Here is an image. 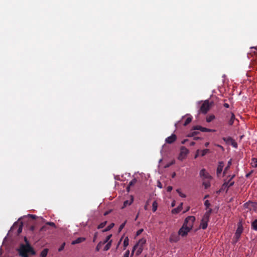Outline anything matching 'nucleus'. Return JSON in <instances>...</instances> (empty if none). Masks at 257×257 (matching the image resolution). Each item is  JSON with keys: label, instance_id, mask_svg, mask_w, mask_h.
<instances>
[{"label": "nucleus", "instance_id": "1", "mask_svg": "<svg viewBox=\"0 0 257 257\" xmlns=\"http://www.w3.org/2000/svg\"><path fill=\"white\" fill-rule=\"evenodd\" d=\"M146 243V239L144 238L140 239L138 243L134 246L132 254L134 253L135 250H136V254L139 255L143 251L144 245Z\"/></svg>", "mask_w": 257, "mask_h": 257}, {"label": "nucleus", "instance_id": "2", "mask_svg": "<svg viewBox=\"0 0 257 257\" xmlns=\"http://www.w3.org/2000/svg\"><path fill=\"white\" fill-rule=\"evenodd\" d=\"M19 252L20 255L22 257H28V253L30 252L34 253L33 248L29 244L21 245L19 249Z\"/></svg>", "mask_w": 257, "mask_h": 257}, {"label": "nucleus", "instance_id": "3", "mask_svg": "<svg viewBox=\"0 0 257 257\" xmlns=\"http://www.w3.org/2000/svg\"><path fill=\"white\" fill-rule=\"evenodd\" d=\"M212 212V209H209L208 210L206 211L204 213L202 220L201 221V223L200 224V227L203 229H205L208 226V222L209 220L210 215Z\"/></svg>", "mask_w": 257, "mask_h": 257}, {"label": "nucleus", "instance_id": "4", "mask_svg": "<svg viewBox=\"0 0 257 257\" xmlns=\"http://www.w3.org/2000/svg\"><path fill=\"white\" fill-rule=\"evenodd\" d=\"M234 175L228 176L229 177V180L227 181H225L222 185L220 190L227 191L228 188L233 185L234 182L232 181V179L234 177Z\"/></svg>", "mask_w": 257, "mask_h": 257}, {"label": "nucleus", "instance_id": "5", "mask_svg": "<svg viewBox=\"0 0 257 257\" xmlns=\"http://www.w3.org/2000/svg\"><path fill=\"white\" fill-rule=\"evenodd\" d=\"M195 220V217L193 216H188L185 220L184 223L183 224L184 225H185L186 227H188L190 229H191L193 227L194 222Z\"/></svg>", "mask_w": 257, "mask_h": 257}, {"label": "nucleus", "instance_id": "6", "mask_svg": "<svg viewBox=\"0 0 257 257\" xmlns=\"http://www.w3.org/2000/svg\"><path fill=\"white\" fill-rule=\"evenodd\" d=\"M210 107V105L209 104V101L205 100L203 102V103L202 104L200 107V112L202 113L205 114L209 110Z\"/></svg>", "mask_w": 257, "mask_h": 257}, {"label": "nucleus", "instance_id": "7", "mask_svg": "<svg viewBox=\"0 0 257 257\" xmlns=\"http://www.w3.org/2000/svg\"><path fill=\"white\" fill-rule=\"evenodd\" d=\"M242 231H243V226L242 225L241 223L239 222L238 224L237 228L236 230V232H235V235H234V238L235 239V242H237L238 240Z\"/></svg>", "mask_w": 257, "mask_h": 257}, {"label": "nucleus", "instance_id": "8", "mask_svg": "<svg viewBox=\"0 0 257 257\" xmlns=\"http://www.w3.org/2000/svg\"><path fill=\"white\" fill-rule=\"evenodd\" d=\"M189 153L188 150L184 147H182L181 148L178 159L182 161L186 158Z\"/></svg>", "mask_w": 257, "mask_h": 257}, {"label": "nucleus", "instance_id": "9", "mask_svg": "<svg viewBox=\"0 0 257 257\" xmlns=\"http://www.w3.org/2000/svg\"><path fill=\"white\" fill-rule=\"evenodd\" d=\"M222 140L225 142V143L227 145H231L232 147L235 148L237 147V143L231 137H223Z\"/></svg>", "mask_w": 257, "mask_h": 257}, {"label": "nucleus", "instance_id": "10", "mask_svg": "<svg viewBox=\"0 0 257 257\" xmlns=\"http://www.w3.org/2000/svg\"><path fill=\"white\" fill-rule=\"evenodd\" d=\"M189 228L186 227L185 225H183L182 227L178 231V234L182 236H185L187 235L188 233L191 230Z\"/></svg>", "mask_w": 257, "mask_h": 257}, {"label": "nucleus", "instance_id": "11", "mask_svg": "<svg viewBox=\"0 0 257 257\" xmlns=\"http://www.w3.org/2000/svg\"><path fill=\"white\" fill-rule=\"evenodd\" d=\"M194 130H199L202 132H215V130L207 128L206 127H202L200 125H196L193 126Z\"/></svg>", "mask_w": 257, "mask_h": 257}, {"label": "nucleus", "instance_id": "12", "mask_svg": "<svg viewBox=\"0 0 257 257\" xmlns=\"http://www.w3.org/2000/svg\"><path fill=\"white\" fill-rule=\"evenodd\" d=\"M200 176L203 179H211V176L208 173L206 172L205 169H202L200 172Z\"/></svg>", "mask_w": 257, "mask_h": 257}, {"label": "nucleus", "instance_id": "13", "mask_svg": "<svg viewBox=\"0 0 257 257\" xmlns=\"http://www.w3.org/2000/svg\"><path fill=\"white\" fill-rule=\"evenodd\" d=\"M176 136L175 134H172L171 136L166 139L165 142L167 144H171L174 143L176 140Z\"/></svg>", "mask_w": 257, "mask_h": 257}, {"label": "nucleus", "instance_id": "14", "mask_svg": "<svg viewBox=\"0 0 257 257\" xmlns=\"http://www.w3.org/2000/svg\"><path fill=\"white\" fill-rule=\"evenodd\" d=\"M223 167H224L223 162H219L218 163V167L217 168V171H216L217 175L218 176H219V175L221 174V173L222 171Z\"/></svg>", "mask_w": 257, "mask_h": 257}, {"label": "nucleus", "instance_id": "15", "mask_svg": "<svg viewBox=\"0 0 257 257\" xmlns=\"http://www.w3.org/2000/svg\"><path fill=\"white\" fill-rule=\"evenodd\" d=\"M133 201H134V198H133V196H130L129 200H125L124 201L123 205L121 208H124L126 207V206L130 205L131 204H132V203L133 202Z\"/></svg>", "mask_w": 257, "mask_h": 257}, {"label": "nucleus", "instance_id": "16", "mask_svg": "<svg viewBox=\"0 0 257 257\" xmlns=\"http://www.w3.org/2000/svg\"><path fill=\"white\" fill-rule=\"evenodd\" d=\"M179 240V236L176 234H172L169 238V240L171 242H176Z\"/></svg>", "mask_w": 257, "mask_h": 257}, {"label": "nucleus", "instance_id": "17", "mask_svg": "<svg viewBox=\"0 0 257 257\" xmlns=\"http://www.w3.org/2000/svg\"><path fill=\"white\" fill-rule=\"evenodd\" d=\"M183 203H181L178 207L174 208L172 210V213L173 214H177L180 212L182 209Z\"/></svg>", "mask_w": 257, "mask_h": 257}, {"label": "nucleus", "instance_id": "18", "mask_svg": "<svg viewBox=\"0 0 257 257\" xmlns=\"http://www.w3.org/2000/svg\"><path fill=\"white\" fill-rule=\"evenodd\" d=\"M85 240H86V238L85 237H78L76 239L73 240L71 243H72V244H78V243H80L83 241H84Z\"/></svg>", "mask_w": 257, "mask_h": 257}, {"label": "nucleus", "instance_id": "19", "mask_svg": "<svg viewBox=\"0 0 257 257\" xmlns=\"http://www.w3.org/2000/svg\"><path fill=\"white\" fill-rule=\"evenodd\" d=\"M112 242V240H110V241H109L108 243H107L105 245V246L103 248V250L107 251L108 249H109L111 246Z\"/></svg>", "mask_w": 257, "mask_h": 257}, {"label": "nucleus", "instance_id": "20", "mask_svg": "<svg viewBox=\"0 0 257 257\" xmlns=\"http://www.w3.org/2000/svg\"><path fill=\"white\" fill-rule=\"evenodd\" d=\"M215 118V115L213 114H210L207 116L206 120L207 122L212 121Z\"/></svg>", "mask_w": 257, "mask_h": 257}, {"label": "nucleus", "instance_id": "21", "mask_svg": "<svg viewBox=\"0 0 257 257\" xmlns=\"http://www.w3.org/2000/svg\"><path fill=\"white\" fill-rule=\"evenodd\" d=\"M251 227L252 229L257 231V219L251 222Z\"/></svg>", "mask_w": 257, "mask_h": 257}, {"label": "nucleus", "instance_id": "22", "mask_svg": "<svg viewBox=\"0 0 257 257\" xmlns=\"http://www.w3.org/2000/svg\"><path fill=\"white\" fill-rule=\"evenodd\" d=\"M234 120H235V115L233 113H231V117H230L229 120L228 121L229 125H232L233 123H234Z\"/></svg>", "mask_w": 257, "mask_h": 257}, {"label": "nucleus", "instance_id": "23", "mask_svg": "<svg viewBox=\"0 0 257 257\" xmlns=\"http://www.w3.org/2000/svg\"><path fill=\"white\" fill-rule=\"evenodd\" d=\"M158 208V203L156 201H154L152 204V210L154 212H156Z\"/></svg>", "mask_w": 257, "mask_h": 257}, {"label": "nucleus", "instance_id": "24", "mask_svg": "<svg viewBox=\"0 0 257 257\" xmlns=\"http://www.w3.org/2000/svg\"><path fill=\"white\" fill-rule=\"evenodd\" d=\"M128 242H129V239H128V237H126L124 238V239L123 240V242L124 249H125V248L128 245Z\"/></svg>", "mask_w": 257, "mask_h": 257}, {"label": "nucleus", "instance_id": "25", "mask_svg": "<svg viewBox=\"0 0 257 257\" xmlns=\"http://www.w3.org/2000/svg\"><path fill=\"white\" fill-rule=\"evenodd\" d=\"M112 236V234H109L108 235H107L105 239L104 240V241H102L103 244H105V243H108L109 241H110V240H111L110 238Z\"/></svg>", "mask_w": 257, "mask_h": 257}, {"label": "nucleus", "instance_id": "26", "mask_svg": "<svg viewBox=\"0 0 257 257\" xmlns=\"http://www.w3.org/2000/svg\"><path fill=\"white\" fill-rule=\"evenodd\" d=\"M48 252V249L47 248H45L43 249L41 253V257H46L47 253Z\"/></svg>", "mask_w": 257, "mask_h": 257}, {"label": "nucleus", "instance_id": "27", "mask_svg": "<svg viewBox=\"0 0 257 257\" xmlns=\"http://www.w3.org/2000/svg\"><path fill=\"white\" fill-rule=\"evenodd\" d=\"M136 182L137 180L136 179H134L129 183L128 186L127 188V190L128 192L129 191L130 187L131 186H133L135 184H136Z\"/></svg>", "mask_w": 257, "mask_h": 257}, {"label": "nucleus", "instance_id": "28", "mask_svg": "<svg viewBox=\"0 0 257 257\" xmlns=\"http://www.w3.org/2000/svg\"><path fill=\"white\" fill-rule=\"evenodd\" d=\"M192 121V117H188L187 118H186L183 125L184 126H186L187 125H188L189 123H190Z\"/></svg>", "mask_w": 257, "mask_h": 257}, {"label": "nucleus", "instance_id": "29", "mask_svg": "<svg viewBox=\"0 0 257 257\" xmlns=\"http://www.w3.org/2000/svg\"><path fill=\"white\" fill-rule=\"evenodd\" d=\"M251 165L253 167H257V159L255 158H253L251 159Z\"/></svg>", "mask_w": 257, "mask_h": 257}, {"label": "nucleus", "instance_id": "30", "mask_svg": "<svg viewBox=\"0 0 257 257\" xmlns=\"http://www.w3.org/2000/svg\"><path fill=\"white\" fill-rule=\"evenodd\" d=\"M114 225L113 223H110L106 228H105L103 231L105 232L110 230Z\"/></svg>", "mask_w": 257, "mask_h": 257}, {"label": "nucleus", "instance_id": "31", "mask_svg": "<svg viewBox=\"0 0 257 257\" xmlns=\"http://www.w3.org/2000/svg\"><path fill=\"white\" fill-rule=\"evenodd\" d=\"M204 205L206 207V209L207 210H209V209H211L210 208V203H209V201L208 200H205L204 202Z\"/></svg>", "mask_w": 257, "mask_h": 257}, {"label": "nucleus", "instance_id": "32", "mask_svg": "<svg viewBox=\"0 0 257 257\" xmlns=\"http://www.w3.org/2000/svg\"><path fill=\"white\" fill-rule=\"evenodd\" d=\"M103 245L102 241H100L97 245L95 249L96 251H99V250L101 249L102 245Z\"/></svg>", "mask_w": 257, "mask_h": 257}, {"label": "nucleus", "instance_id": "33", "mask_svg": "<svg viewBox=\"0 0 257 257\" xmlns=\"http://www.w3.org/2000/svg\"><path fill=\"white\" fill-rule=\"evenodd\" d=\"M209 152L208 149H204L203 150L200 151V155L201 156H204L205 155H206L207 153Z\"/></svg>", "mask_w": 257, "mask_h": 257}, {"label": "nucleus", "instance_id": "34", "mask_svg": "<svg viewBox=\"0 0 257 257\" xmlns=\"http://www.w3.org/2000/svg\"><path fill=\"white\" fill-rule=\"evenodd\" d=\"M231 164V160H230L228 162L227 166L224 169L223 174H225L226 173L227 170L229 168Z\"/></svg>", "mask_w": 257, "mask_h": 257}, {"label": "nucleus", "instance_id": "35", "mask_svg": "<svg viewBox=\"0 0 257 257\" xmlns=\"http://www.w3.org/2000/svg\"><path fill=\"white\" fill-rule=\"evenodd\" d=\"M106 223H107L106 221H105L101 223L100 224L98 225L97 228L98 229L102 228L103 227H104L105 226V225L106 224Z\"/></svg>", "mask_w": 257, "mask_h": 257}, {"label": "nucleus", "instance_id": "36", "mask_svg": "<svg viewBox=\"0 0 257 257\" xmlns=\"http://www.w3.org/2000/svg\"><path fill=\"white\" fill-rule=\"evenodd\" d=\"M176 191L178 193L179 195H180V197H182V198H185L186 197V195L184 193H183L180 189H177Z\"/></svg>", "mask_w": 257, "mask_h": 257}, {"label": "nucleus", "instance_id": "37", "mask_svg": "<svg viewBox=\"0 0 257 257\" xmlns=\"http://www.w3.org/2000/svg\"><path fill=\"white\" fill-rule=\"evenodd\" d=\"M126 222H127V221L125 220L124 222L120 225V226L118 228L119 232H120L122 230V229L124 228Z\"/></svg>", "mask_w": 257, "mask_h": 257}, {"label": "nucleus", "instance_id": "38", "mask_svg": "<svg viewBox=\"0 0 257 257\" xmlns=\"http://www.w3.org/2000/svg\"><path fill=\"white\" fill-rule=\"evenodd\" d=\"M48 229V227L45 224V225L43 226L40 229V231H46Z\"/></svg>", "mask_w": 257, "mask_h": 257}, {"label": "nucleus", "instance_id": "39", "mask_svg": "<svg viewBox=\"0 0 257 257\" xmlns=\"http://www.w3.org/2000/svg\"><path fill=\"white\" fill-rule=\"evenodd\" d=\"M46 225H50V226H51L52 227H53L54 228L56 227V225H55V224L54 222H46Z\"/></svg>", "mask_w": 257, "mask_h": 257}, {"label": "nucleus", "instance_id": "40", "mask_svg": "<svg viewBox=\"0 0 257 257\" xmlns=\"http://www.w3.org/2000/svg\"><path fill=\"white\" fill-rule=\"evenodd\" d=\"M129 254H130V251L129 250H127L124 254H123V257H128L129 256Z\"/></svg>", "mask_w": 257, "mask_h": 257}, {"label": "nucleus", "instance_id": "41", "mask_svg": "<svg viewBox=\"0 0 257 257\" xmlns=\"http://www.w3.org/2000/svg\"><path fill=\"white\" fill-rule=\"evenodd\" d=\"M203 185H204L205 188H207L210 185L209 182H203Z\"/></svg>", "mask_w": 257, "mask_h": 257}, {"label": "nucleus", "instance_id": "42", "mask_svg": "<svg viewBox=\"0 0 257 257\" xmlns=\"http://www.w3.org/2000/svg\"><path fill=\"white\" fill-rule=\"evenodd\" d=\"M143 229H139V230L137 231V233H136V235L138 236V235H139L140 234L142 233V232L143 231Z\"/></svg>", "mask_w": 257, "mask_h": 257}, {"label": "nucleus", "instance_id": "43", "mask_svg": "<svg viewBox=\"0 0 257 257\" xmlns=\"http://www.w3.org/2000/svg\"><path fill=\"white\" fill-rule=\"evenodd\" d=\"M22 231V225H20L18 230V233H20Z\"/></svg>", "mask_w": 257, "mask_h": 257}, {"label": "nucleus", "instance_id": "44", "mask_svg": "<svg viewBox=\"0 0 257 257\" xmlns=\"http://www.w3.org/2000/svg\"><path fill=\"white\" fill-rule=\"evenodd\" d=\"M35 227L36 226L35 225H31L30 227V230L32 231H34V230L35 229Z\"/></svg>", "mask_w": 257, "mask_h": 257}, {"label": "nucleus", "instance_id": "45", "mask_svg": "<svg viewBox=\"0 0 257 257\" xmlns=\"http://www.w3.org/2000/svg\"><path fill=\"white\" fill-rule=\"evenodd\" d=\"M199 155H200V150H198L197 151L196 154V155L195 156V158H196Z\"/></svg>", "mask_w": 257, "mask_h": 257}, {"label": "nucleus", "instance_id": "46", "mask_svg": "<svg viewBox=\"0 0 257 257\" xmlns=\"http://www.w3.org/2000/svg\"><path fill=\"white\" fill-rule=\"evenodd\" d=\"M97 233L96 232V233H95V234L94 235L93 239V242H95V241L96 240V239L97 238Z\"/></svg>", "mask_w": 257, "mask_h": 257}, {"label": "nucleus", "instance_id": "47", "mask_svg": "<svg viewBox=\"0 0 257 257\" xmlns=\"http://www.w3.org/2000/svg\"><path fill=\"white\" fill-rule=\"evenodd\" d=\"M172 190V187L168 186L167 188V190L168 192H171Z\"/></svg>", "mask_w": 257, "mask_h": 257}, {"label": "nucleus", "instance_id": "48", "mask_svg": "<svg viewBox=\"0 0 257 257\" xmlns=\"http://www.w3.org/2000/svg\"><path fill=\"white\" fill-rule=\"evenodd\" d=\"M216 146L219 147V148H220L222 151H224V148L222 146L220 145H216Z\"/></svg>", "mask_w": 257, "mask_h": 257}, {"label": "nucleus", "instance_id": "49", "mask_svg": "<svg viewBox=\"0 0 257 257\" xmlns=\"http://www.w3.org/2000/svg\"><path fill=\"white\" fill-rule=\"evenodd\" d=\"M224 106L226 108H228L229 107V105L228 103H225L224 104H223Z\"/></svg>", "mask_w": 257, "mask_h": 257}, {"label": "nucleus", "instance_id": "50", "mask_svg": "<svg viewBox=\"0 0 257 257\" xmlns=\"http://www.w3.org/2000/svg\"><path fill=\"white\" fill-rule=\"evenodd\" d=\"M148 204V202H147V204L144 206L145 210H147L148 209L147 205Z\"/></svg>", "mask_w": 257, "mask_h": 257}, {"label": "nucleus", "instance_id": "51", "mask_svg": "<svg viewBox=\"0 0 257 257\" xmlns=\"http://www.w3.org/2000/svg\"><path fill=\"white\" fill-rule=\"evenodd\" d=\"M175 205V201H173L172 202L171 206H172V207H174Z\"/></svg>", "mask_w": 257, "mask_h": 257}, {"label": "nucleus", "instance_id": "52", "mask_svg": "<svg viewBox=\"0 0 257 257\" xmlns=\"http://www.w3.org/2000/svg\"><path fill=\"white\" fill-rule=\"evenodd\" d=\"M158 186L161 188L162 187V185L160 182H158Z\"/></svg>", "mask_w": 257, "mask_h": 257}, {"label": "nucleus", "instance_id": "53", "mask_svg": "<svg viewBox=\"0 0 257 257\" xmlns=\"http://www.w3.org/2000/svg\"><path fill=\"white\" fill-rule=\"evenodd\" d=\"M209 144V142H206V143H205L204 146H205L206 147H208V146Z\"/></svg>", "mask_w": 257, "mask_h": 257}, {"label": "nucleus", "instance_id": "54", "mask_svg": "<svg viewBox=\"0 0 257 257\" xmlns=\"http://www.w3.org/2000/svg\"><path fill=\"white\" fill-rule=\"evenodd\" d=\"M209 197V195H206L204 197V199H206L207 198H208Z\"/></svg>", "mask_w": 257, "mask_h": 257}, {"label": "nucleus", "instance_id": "55", "mask_svg": "<svg viewBox=\"0 0 257 257\" xmlns=\"http://www.w3.org/2000/svg\"><path fill=\"white\" fill-rule=\"evenodd\" d=\"M32 217L33 218H36V216L35 215H32Z\"/></svg>", "mask_w": 257, "mask_h": 257}, {"label": "nucleus", "instance_id": "56", "mask_svg": "<svg viewBox=\"0 0 257 257\" xmlns=\"http://www.w3.org/2000/svg\"><path fill=\"white\" fill-rule=\"evenodd\" d=\"M175 175H176L175 173H174L173 175H172V177H174Z\"/></svg>", "mask_w": 257, "mask_h": 257}, {"label": "nucleus", "instance_id": "57", "mask_svg": "<svg viewBox=\"0 0 257 257\" xmlns=\"http://www.w3.org/2000/svg\"><path fill=\"white\" fill-rule=\"evenodd\" d=\"M63 246L62 247H61L59 249V251H60L62 249H63Z\"/></svg>", "mask_w": 257, "mask_h": 257}, {"label": "nucleus", "instance_id": "58", "mask_svg": "<svg viewBox=\"0 0 257 257\" xmlns=\"http://www.w3.org/2000/svg\"><path fill=\"white\" fill-rule=\"evenodd\" d=\"M107 214H108V212H105V213H104V215H107Z\"/></svg>", "mask_w": 257, "mask_h": 257}, {"label": "nucleus", "instance_id": "59", "mask_svg": "<svg viewBox=\"0 0 257 257\" xmlns=\"http://www.w3.org/2000/svg\"><path fill=\"white\" fill-rule=\"evenodd\" d=\"M121 240V239H120V240L119 242H118V245H119V244L120 243V242Z\"/></svg>", "mask_w": 257, "mask_h": 257}, {"label": "nucleus", "instance_id": "60", "mask_svg": "<svg viewBox=\"0 0 257 257\" xmlns=\"http://www.w3.org/2000/svg\"><path fill=\"white\" fill-rule=\"evenodd\" d=\"M138 217V215L136 217V219H135V220H137V219Z\"/></svg>", "mask_w": 257, "mask_h": 257}, {"label": "nucleus", "instance_id": "61", "mask_svg": "<svg viewBox=\"0 0 257 257\" xmlns=\"http://www.w3.org/2000/svg\"><path fill=\"white\" fill-rule=\"evenodd\" d=\"M251 48H254V49H257L255 47H252Z\"/></svg>", "mask_w": 257, "mask_h": 257}, {"label": "nucleus", "instance_id": "62", "mask_svg": "<svg viewBox=\"0 0 257 257\" xmlns=\"http://www.w3.org/2000/svg\"><path fill=\"white\" fill-rule=\"evenodd\" d=\"M194 142H192V145H194Z\"/></svg>", "mask_w": 257, "mask_h": 257}, {"label": "nucleus", "instance_id": "63", "mask_svg": "<svg viewBox=\"0 0 257 257\" xmlns=\"http://www.w3.org/2000/svg\"><path fill=\"white\" fill-rule=\"evenodd\" d=\"M25 241H27V238H25Z\"/></svg>", "mask_w": 257, "mask_h": 257}]
</instances>
